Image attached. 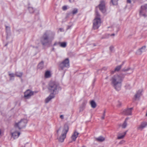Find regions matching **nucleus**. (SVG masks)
Returning a JSON list of instances; mask_svg holds the SVG:
<instances>
[{"instance_id":"1","label":"nucleus","mask_w":147,"mask_h":147,"mask_svg":"<svg viewBox=\"0 0 147 147\" xmlns=\"http://www.w3.org/2000/svg\"><path fill=\"white\" fill-rule=\"evenodd\" d=\"M55 35V33L53 32L49 31L45 32L40 39V41L42 45L50 47Z\"/></svg>"},{"instance_id":"2","label":"nucleus","mask_w":147,"mask_h":147,"mask_svg":"<svg viewBox=\"0 0 147 147\" xmlns=\"http://www.w3.org/2000/svg\"><path fill=\"white\" fill-rule=\"evenodd\" d=\"M125 76V75L123 74L115 75L111 79V84L117 90H121V82Z\"/></svg>"},{"instance_id":"3","label":"nucleus","mask_w":147,"mask_h":147,"mask_svg":"<svg viewBox=\"0 0 147 147\" xmlns=\"http://www.w3.org/2000/svg\"><path fill=\"white\" fill-rule=\"evenodd\" d=\"M48 88L49 91L52 94H57L59 91L61 89L59 85L54 82H50Z\"/></svg>"},{"instance_id":"4","label":"nucleus","mask_w":147,"mask_h":147,"mask_svg":"<svg viewBox=\"0 0 147 147\" xmlns=\"http://www.w3.org/2000/svg\"><path fill=\"white\" fill-rule=\"evenodd\" d=\"M27 123V120L25 119H22L18 123H16L15 125L16 128H18L19 129L24 128Z\"/></svg>"},{"instance_id":"5","label":"nucleus","mask_w":147,"mask_h":147,"mask_svg":"<svg viewBox=\"0 0 147 147\" xmlns=\"http://www.w3.org/2000/svg\"><path fill=\"white\" fill-rule=\"evenodd\" d=\"M69 67V60L68 58H66L60 64L59 69L60 70H63L65 68H68Z\"/></svg>"},{"instance_id":"6","label":"nucleus","mask_w":147,"mask_h":147,"mask_svg":"<svg viewBox=\"0 0 147 147\" xmlns=\"http://www.w3.org/2000/svg\"><path fill=\"white\" fill-rule=\"evenodd\" d=\"M68 130V127L67 125L65 126L64 129H63L62 134L60 136L59 140L61 142H63L64 140L66 137V134Z\"/></svg>"},{"instance_id":"7","label":"nucleus","mask_w":147,"mask_h":147,"mask_svg":"<svg viewBox=\"0 0 147 147\" xmlns=\"http://www.w3.org/2000/svg\"><path fill=\"white\" fill-rule=\"evenodd\" d=\"M100 18H95L93 21V28L95 30L98 29L101 24Z\"/></svg>"},{"instance_id":"8","label":"nucleus","mask_w":147,"mask_h":147,"mask_svg":"<svg viewBox=\"0 0 147 147\" xmlns=\"http://www.w3.org/2000/svg\"><path fill=\"white\" fill-rule=\"evenodd\" d=\"M147 11V4L142 6L140 11V16L144 17L146 16V13Z\"/></svg>"},{"instance_id":"9","label":"nucleus","mask_w":147,"mask_h":147,"mask_svg":"<svg viewBox=\"0 0 147 147\" xmlns=\"http://www.w3.org/2000/svg\"><path fill=\"white\" fill-rule=\"evenodd\" d=\"M105 3L104 1H100V4L98 5L99 9L103 13H105L106 11L105 8Z\"/></svg>"},{"instance_id":"10","label":"nucleus","mask_w":147,"mask_h":147,"mask_svg":"<svg viewBox=\"0 0 147 147\" xmlns=\"http://www.w3.org/2000/svg\"><path fill=\"white\" fill-rule=\"evenodd\" d=\"M33 92L30 90H28L24 93V97L26 99H28L31 96L33 95Z\"/></svg>"},{"instance_id":"11","label":"nucleus","mask_w":147,"mask_h":147,"mask_svg":"<svg viewBox=\"0 0 147 147\" xmlns=\"http://www.w3.org/2000/svg\"><path fill=\"white\" fill-rule=\"evenodd\" d=\"M147 126V122L143 121L141 122L140 124L138 126L137 129L138 130L142 131Z\"/></svg>"},{"instance_id":"12","label":"nucleus","mask_w":147,"mask_h":147,"mask_svg":"<svg viewBox=\"0 0 147 147\" xmlns=\"http://www.w3.org/2000/svg\"><path fill=\"white\" fill-rule=\"evenodd\" d=\"M133 109V108H131L125 109L122 112V113L124 115H131V111Z\"/></svg>"},{"instance_id":"13","label":"nucleus","mask_w":147,"mask_h":147,"mask_svg":"<svg viewBox=\"0 0 147 147\" xmlns=\"http://www.w3.org/2000/svg\"><path fill=\"white\" fill-rule=\"evenodd\" d=\"M11 136L14 139L17 138L20 134V132L16 130L11 132Z\"/></svg>"},{"instance_id":"14","label":"nucleus","mask_w":147,"mask_h":147,"mask_svg":"<svg viewBox=\"0 0 147 147\" xmlns=\"http://www.w3.org/2000/svg\"><path fill=\"white\" fill-rule=\"evenodd\" d=\"M146 47L144 46L142 47L141 48L138 49L136 51V54L138 55H141L142 53L145 51Z\"/></svg>"},{"instance_id":"15","label":"nucleus","mask_w":147,"mask_h":147,"mask_svg":"<svg viewBox=\"0 0 147 147\" xmlns=\"http://www.w3.org/2000/svg\"><path fill=\"white\" fill-rule=\"evenodd\" d=\"M87 103L86 100H84L83 101L82 105L80 107V111L81 112L85 108L86 105Z\"/></svg>"},{"instance_id":"16","label":"nucleus","mask_w":147,"mask_h":147,"mask_svg":"<svg viewBox=\"0 0 147 147\" xmlns=\"http://www.w3.org/2000/svg\"><path fill=\"white\" fill-rule=\"evenodd\" d=\"M54 94H52L51 93V94L45 99V102L46 103H48L51 99L54 98L55 96Z\"/></svg>"},{"instance_id":"17","label":"nucleus","mask_w":147,"mask_h":147,"mask_svg":"<svg viewBox=\"0 0 147 147\" xmlns=\"http://www.w3.org/2000/svg\"><path fill=\"white\" fill-rule=\"evenodd\" d=\"M79 133L76 131H74L73 134L72 135L71 138L73 141H75L78 137Z\"/></svg>"},{"instance_id":"18","label":"nucleus","mask_w":147,"mask_h":147,"mask_svg":"<svg viewBox=\"0 0 147 147\" xmlns=\"http://www.w3.org/2000/svg\"><path fill=\"white\" fill-rule=\"evenodd\" d=\"M123 63L119 65H118L117 66L115 69V70L114 71H113L111 72V73L112 74H113L115 71H119L120 69L122 67V66L123 65Z\"/></svg>"},{"instance_id":"19","label":"nucleus","mask_w":147,"mask_h":147,"mask_svg":"<svg viewBox=\"0 0 147 147\" xmlns=\"http://www.w3.org/2000/svg\"><path fill=\"white\" fill-rule=\"evenodd\" d=\"M127 131L125 132L122 134H118L117 139H121L123 138L126 134Z\"/></svg>"},{"instance_id":"20","label":"nucleus","mask_w":147,"mask_h":147,"mask_svg":"<svg viewBox=\"0 0 147 147\" xmlns=\"http://www.w3.org/2000/svg\"><path fill=\"white\" fill-rule=\"evenodd\" d=\"M122 71L124 72H127L128 71H129V73H127V74H131L133 72V69L130 68H128L127 69H125V68H123L122 70Z\"/></svg>"},{"instance_id":"21","label":"nucleus","mask_w":147,"mask_h":147,"mask_svg":"<svg viewBox=\"0 0 147 147\" xmlns=\"http://www.w3.org/2000/svg\"><path fill=\"white\" fill-rule=\"evenodd\" d=\"M142 91L141 90H138L135 96L136 99L139 98L142 95Z\"/></svg>"},{"instance_id":"22","label":"nucleus","mask_w":147,"mask_h":147,"mask_svg":"<svg viewBox=\"0 0 147 147\" xmlns=\"http://www.w3.org/2000/svg\"><path fill=\"white\" fill-rule=\"evenodd\" d=\"M96 140L98 142H102L105 140V138L102 136H100L98 138H96Z\"/></svg>"},{"instance_id":"23","label":"nucleus","mask_w":147,"mask_h":147,"mask_svg":"<svg viewBox=\"0 0 147 147\" xmlns=\"http://www.w3.org/2000/svg\"><path fill=\"white\" fill-rule=\"evenodd\" d=\"M51 76V74L50 72L49 71H47L45 72V77L46 78H50Z\"/></svg>"},{"instance_id":"24","label":"nucleus","mask_w":147,"mask_h":147,"mask_svg":"<svg viewBox=\"0 0 147 147\" xmlns=\"http://www.w3.org/2000/svg\"><path fill=\"white\" fill-rule=\"evenodd\" d=\"M44 63L42 61L38 65V68L40 69H42L44 67Z\"/></svg>"},{"instance_id":"25","label":"nucleus","mask_w":147,"mask_h":147,"mask_svg":"<svg viewBox=\"0 0 147 147\" xmlns=\"http://www.w3.org/2000/svg\"><path fill=\"white\" fill-rule=\"evenodd\" d=\"M128 118H127L125 119L124 122L123 123L122 125V128H125L127 126V121L128 120Z\"/></svg>"},{"instance_id":"26","label":"nucleus","mask_w":147,"mask_h":147,"mask_svg":"<svg viewBox=\"0 0 147 147\" xmlns=\"http://www.w3.org/2000/svg\"><path fill=\"white\" fill-rule=\"evenodd\" d=\"M15 75L17 77L21 78L23 75V73L20 72H16L15 73Z\"/></svg>"},{"instance_id":"27","label":"nucleus","mask_w":147,"mask_h":147,"mask_svg":"<svg viewBox=\"0 0 147 147\" xmlns=\"http://www.w3.org/2000/svg\"><path fill=\"white\" fill-rule=\"evenodd\" d=\"M90 103L91 106L92 108H94L96 107V104L94 100L91 101Z\"/></svg>"},{"instance_id":"28","label":"nucleus","mask_w":147,"mask_h":147,"mask_svg":"<svg viewBox=\"0 0 147 147\" xmlns=\"http://www.w3.org/2000/svg\"><path fill=\"white\" fill-rule=\"evenodd\" d=\"M67 45V43L65 42H60V44L59 45L60 46L63 48H65L66 47Z\"/></svg>"},{"instance_id":"29","label":"nucleus","mask_w":147,"mask_h":147,"mask_svg":"<svg viewBox=\"0 0 147 147\" xmlns=\"http://www.w3.org/2000/svg\"><path fill=\"white\" fill-rule=\"evenodd\" d=\"M78 12V9L77 8L74 9L72 11L71 13L73 15L76 14Z\"/></svg>"},{"instance_id":"30","label":"nucleus","mask_w":147,"mask_h":147,"mask_svg":"<svg viewBox=\"0 0 147 147\" xmlns=\"http://www.w3.org/2000/svg\"><path fill=\"white\" fill-rule=\"evenodd\" d=\"M118 0H111V1L113 5H115L117 4Z\"/></svg>"},{"instance_id":"31","label":"nucleus","mask_w":147,"mask_h":147,"mask_svg":"<svg viewBox=\"0 0 147 147\" xmlns=\"http://www.w3.org/2000/svg\"><path fill=\"white\" fill-rule=\"evenodd\" d=\"M96 16L95 18H100V15L99 13L97 11H96Z\"/></svg>"},{"instance_id":"32","label":"nucleus","mask_w":147,"mask_h":147,"mask_svg":"<svg viewBox=\"0 0 147 147\" xmlns=\"http://www.w3.org/2000/svg\"><path fill=\"white\" fill-rule=\"evenodd\" d=\"M29 10L30 13H32L34 12V9L32 8L29 7Z\"/></svg>"},{"instance_id":"33","label":"nucleus","mask_w":147,"mask_h":147,"mask_svg":"<svg viewBox=\"0 0 147 147\" xmlns=\"http://www.w3.org/2000/svg\"><path fill=\"white\" fill-rule=\"evenodd\" d=\"M59 44H60V42H56L54 43V44L53 45V46H55L57 45H59Z\"/></svg>"},{"instance_id":"34","label":"nucleus","mask_w":147,"mask_h":147,"mask_svg":"<svg viewBox=\"0 0 147 147\" xmlns=\"http://www.w3.org/2000/svg\"><path fill=\"white\" fill-rule=\"evenodd\" d=\"M15 75L13 73L9 74V75L11 78L14 77Z\"/></svg>"},{"instance_id":"35","label":"nucleus","mask_w":147,"mask_h":147,"mask_svg":"<svg viewBox=\"0 0 147 147\" xmlns=\"http://www.w3.org/2000/svg\"><path fill=\"white\" fill-rule=\"evenodd\" d=\"M10 30V28L9 27L6 26V30L7 31H9Z\"/></svg>"},{"instance_id":"36","label":"nucleus","mask_w":147,"mask_h":147,"mask_svg":"<svg viewBox=\"0 0 147 147\" xmlns=\"http://www.w3.org/2000/svg\"><path fill=\"white\" fill-rule=\"evenodd\" d=\"M67 9V7L66 6H64L62 7V9L63 10H65Z\"/></svg>"},{"instance_id":"37","label":"nucleus","mask_w":147,"mask_h":147,"mask_svg":"<svg viewBox=\"0 0 147 147\" xmlns=\"http://www.w3.org/2000/svg\"><path fill=\"white\" fill-rule=\"evenodd\" d=\"M109 49H110V51L111 52H112L113 51V49H114V47L112 46H111L110 47Z\"/></svg>"},{"instance_id":"38","label":"nucleus","mask_w":147,"mask_h":147,"mask_svg":"<svg viewBox=\"0 0 147 147\" xmlns=\"http://www.w3.org/2000/svg\"><path fill=\"white\" fill-rule=\"evenodd\" d=\"M105 113H103L102 116L101 117V119H103L105 118Z\"/></svg>"},{"instance_id":"39","label":"nucleus","mask_w":147,"mask_h":147,"mask_svg":"<svg viewBox=\"0 0 147 147\" xmlns=\"http://www.w3.org/2000/svg\"><path fill=\"white\" fill-rule=\"evenodd\" d=\"M125 142V141L124 140H122L119 142V144H122Z\"/></svg>"},{"instance_id":"40","label":"nucleus","mask_w":147,"mask_h":147,"mask_svg":"<svg viewBox=\"0 0 147 147\" xmlns=\"http://www.w3.org/2000/svg\"><path fill=\"white\" fill-rule=\"evenodd\" d=\"M121 103L120 102H118V104L117 105V106L119 107H120L121 105Z\"/></svg>"},{"instance_id":"41","label":"nucleus","mask_w":147,"mask_h":147,"mask_svg":"<svg viewBox=\"0 0 147 147\" xmlns=\"http://www.w3.org/2000/svg\"><path fill=\"white\" fill-rule=\"evenodd\" d=\"M60 118L62 119H63L64 118V116L63 115H61L60 116Z\"/></svg>"},{"instance_id":"42","label":"nucleus","mask_w":147,"mask_h":147,"mask_svg":"<svg viewBox=\"0 0 147 147\" xmlns=\"http://www.w3.org/2000/svg\"><path fill=\"white\" fill-rule=\"evenodd\" d=\"M2 130L1 129H0V137L2 136Z\"/></svg>"},{"instance_id":"43","label":"nucleus","mask_w":147,"mask_h":147,"mask_svg":"<svg viewBox=\"0 0 147 147\" xmlns=\"http://www.w3.org/2000/svg\"><path fill=\"white\" fill-rule=\"evenodd\" d=\"M131 0H127V2L128 3H131Z\"/></svg>"},{"instance_id":"44","label":"nucleus","mask_w":147,"mask_h":147,"mask_svg":"<svg viewBox=\"0 0 147 147\" xmlns=\"http://www.w3.org/2000/svg\"><path fill=\"white\" fill-rule=\"evenodd\" d=\"M74 1V0H69V1L70 3L73 2Z\"/></svg>"},{"instance_id":"45","label":"nucleus","mask_w":147,"mask_h":147,"mask_svg":"<svg viewBox=\"0 0 147 147\" xmlns=\"http://www.w3.org/2000/svg\"><path fill=\"white\" fill-rule=\"evenodd\" d=\"M102 69L106 70L107 69V68L105 67L103 68Z\"/></svg>"},{"instance_id":"46","label":"nucleus","mask_w":147,"mask_h":147,"mask_svg":"<svg viewBox=\"0 0 147 147\" xmlns=\"http://www.w3.org/2000/svg\"><path fill=\"white\" fill-rule=\"evenodd\" d=\"M71 27V26H68L67 29L70 28Z\"/></svg>"},{"instance_id":"47","label":"nucleus","mask_w":147,"mask_h":147,"mask_svg":"<svg viewBox=\"0 0 147 147\" xmlns=\"http://www.w3.org/2000/svg\"><path fill=\"white\" fill-rule=\"evenodd\" d=\"M115 35V34H111V36H114Z\"/></svg>"},{"instance_id":"48","label":"nucleus","mask_w":147,"mask_h":147,"mask_svg":"<svg viewBox=\"0 0 147 147\" xmlns=\"http://www.w3.org/2000/svg\"><path fill=\"white\" fill-rule=\"evenodd\" d=\"M105 113H106V111H105V110L104 111L103 113H105Z\"/></svg>"},{"instance_id":"49","label":"nucleus","mask_w":147,"mask_h":147,"mask_svg":"<svg viewBox=\"0 0 147 147\" xmlns=\"http://www.w3.org/2000/svg\"><path fill=\"white\" fill-rule=\"evenodd\" d=\"M52 50L53 51H54V50H55V49L54 47H53V48H52Z\"/></svg>"},{"instance_id":"50","label":"nucleus","mask_w":147,"mask_h":147,"mask_svg":"<svg viewBox=\"0 0 147 147\" xmlns=\"http://www.w3.org/2000/svg\"><path fill=\"white\" fill-rule=\"evenodd\" d=\"M60 130V129H59L57 131V133H58L59 131Z\"/></svg>"},{"instance_id":"51","label":"nucleus","mask_w":147,"mask_h":147,"mask_svg":"<svg viewBox=\"0 0 147 147\" xmlns=\"http://www.w3.org/2000/svg\"><path fill=\"white\" fill-rule=\"evenodd\" d=\"M36 48H38V47H36Z\"/></svg>"},{"instance_id":"52","label":"nucleus","mask_w":147,"mask_h":147,"mask_svg":"<svg viewBox=\"0 0 147 147\" xmlns=\"http://www.w3.org/2000/svg\"><path fill=\"white\" fill-rule=\"evenodd\" d=\"M82 147H85V146H82Z\"/></svg>"},{"instance_id":"53","label":"nucleus","mask_w":147,"mask_h":147,"mask_svg":"<svg viewBox=\"0 0 147 147\" xmlns=\"http://www.w3.org/2000/svg\"><path fill=\"white\" fill-rule=\"evenodd\" d=\"M107 78H105V79H107Z\"/></svg>"},{"instance_id":"54","label":"nucleus","mask_w":147,"mask_h":147,"mask_svg":"<svg viewBox=\"0 0 147 147\" xmlns=\"http://www.w3.org/2000/svg\"><path fill=\"white\" fill-rule=\"evenodd\" d=\"M6 32L7 33H8V32Z\"/></svg>"},{"instance_id":"55","label":"nucleus","mask_w":147,"mask_h":147,"mask_svg":"<svg viewBox=\"0 0 147 147\" xmlns=\"http://www.w3.org/2000/svg\"><path fill=\"white\" fill-rule=\"evenodd\" d=\"M60 29L61 30V29Z\"/></svg>"}]
</instances>
